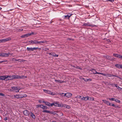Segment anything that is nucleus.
Returning a JSON list of instances; mask_svg holds the SVG:
<instances>
[{"label":"nucleus","mask_w":122,"mask_h":122,"mask_svg":"<svg viewBox=\"0 0 122 122\" xmlns=\"http://www.w3.org/2000/svg\"><path fill=\"white\" fill-rule=\"evenodd\" d=\"M8 76L6 80H11L15 79H24L27 78L26 76H20L19 75H13L12 76Z\"/></svg>","instance_id":"f257e3e1"},{"label":"nucleus","mask_w":122,"mask_h":122,"mask_svg":"<svg viewBox=\"0 0 122 122\" xmlns=\"http://www.w3.org/2000/svg\"><path fill=\"white\" fill-rule=\"evenodd\" d=\"M20 89H21L19 87L17 86H13L11 87V91L17 92H19V90Z\"/></svg>","instance_id":"f03ea898"},{"label":"nucleus","mask_w":122,"mask_h":122,"mask_svg":"<svg viewBox=\"0 0 122 122\" xmlns=\"http://www.w3.org/2000/svg\"><path fill=\"white\" fill-rule=\"evenodd\" d=\"M64 94L63 93H60L59 94L62 97L63 96H66V97L68 98H69L72 96V94L70 93H65L64 95H62L63 94Z\"/></svg>","instance_id":"7ed1b4c3"},{"label":"nucleus","mask_w":122,"mask_h":122,"mask_svg":"<svg viewBox=\"0 0 122 122\" xmlns=\"http://www.w3.org/2000/svg\"><path fill=\"white\" fill-rule=\"evenodd\" d=\"M27 50L28 51H33L34 50H36L37 49H38L39 50H41V49L38 47H34V48H29L27 47L26 48Z\"/></svg>","instance_id":"20e7f679"},{"label":"nucleus","mask_w":122,"mask_h":122,"mask_svg":"<svg viewBox=\"0 0 122 122\" xmlns=\"http://www.w3.org/2000/svg\"><path fill=\"white\" fill-rule=\"evenodd\" d=\"M83 26H89L92 27H94L95 26V25H93L92 24H90L89 23H84L83 25Z\"/></svg>","instance_id":"39448f33"},{"label":"nucleus","mask_w":122,"mask_h":122,"mask_svg":"<svg viewBox=\"0 0 122 122\" xmlns=\"http://www.w3.org/2000/svg\"><path fill=\"white\" fill-rule=\"evenodd\" d=\"M72 15V14L71 15L68 13L67 15L64 16L63 17L64 19H69L70 17Z\"/></svg>","instance_id":"423d86ee"},{"label":"nucleus","mask_w":122,"mask_h":122,"mask_svg":"<svg viewBox=\"0 0 122 122\" xmlns=\"http://www.w3.org/2000/svg\"><path fill=\"white\" fill-rule=\"evenodd\" d=\"M10 38H8L6 39H4L2 40H0V42H6L9 41L11 40Z\"/></svg>","instance_id":"0eeeda50"},{"label":"nucleus","mask_w":122,"mask_h":122,"mask_svg":"<svg viewBox=\"0 0 122 122\" xmlns=\"http://www.w3.org/2000/svg\"><path fill=\"white\" fill-rule=\"evenodd\" d=\"M8 77L7 75L0 76V80H4L7 79Z\"/></svg>","instance_id":"6e6552de"},{"label":"nucleus","mask_w":122,"mask_h":122,"mask_svg":"<svg viewBox=\"0 0 122 122\" xmlns=\"http://www.w3.org/2000/svg\"><path fill=\"white\" fill-rule=\"evenodd\" d=\"M23 113V114L26 116H28L30 114L29 111L26 110L24 111Z\"/></svg>","instance_id":"1a4fd4ad"},{"label":"nucleus","mask_w":122,"mask_h":122,"mask_svg":"<svg viewBox=\"0 0 122 122\" xmlns=\"http://www.w3.org/2000/svg\"><path fill=\"white\" fill-rule=\"evenodd\" d=\"M10 53H2V57H8L10 55Z\"/></svg>","instance_id":"9d476101"},{"label":"nucleus","mask_w":122,"mask_h":122,"mask_svg":"<svg viewBox=\"0 0 122 122\" xmlns=\"http://www.w3.org/2000/svg\"><path fill=\"white\" fill-rule=\"evenodd\" d=\"M38 107H40L43 109H46L47 108V107L46 106L43 105H38Z\"/></svg>","instance_id":"9b49d317"},{"label":"nucleus","mask_w":122,"mask_h":122,"mask_svg":"<svg viewBox=\"0 0 122 122\" xmlns=\"http://www.w3.org/2000/svg\"><path fill=\"white\" fill-rule=\"evenodd\" d=\"M29 43H30V44L33 45L34 44H36L37 40H31L29 42Z\"/></svg>","instance_id":"f8f14e48"},{"label":"nucleus","mask_w":122,"mask_h":122,"mask_svg":"<svg viewBox=\"0 0 122 122\" xmlns=\"http://www.w3.org/2000/svg\"><path fill=\"white\" fill-rule=\"evenodd\" d=\"M47 41H37L36 44H40L41 43H46Z\"/></svg>","instance_id":"ddd939ff"},{"label":"nucleus","mask_w":122,"mask_h":122,"mask_svg":"<svg viewBox=\"0 0 122 122\" xmlns=\"http://www.w3.org/2000/svg\"><path fill=\"white\" fill-rule=\"evenodd\" d=\"M115 66L116 67L118 68L119 69H122V65L117 64L115 65Z\"/></svg>","instance_id":"4468645a"},{"label":"nucleus","mask_w":122,"mask_h":122,"mask_svg":"<svg viewBox=\"0 0 122 122\" xmlns=\"http://www.w3.org/2000/svg\"><path fill=\"white\" fill-rule=\"evenodd\" d=\"M92 70H93L94 71H95V72L94 73V74H101L104 76H106V75L105 74H103L102 73L97 72L96 71V70H95V69H92Z\"/></svg>","instance_id":"2eb2a0df"},{"label":"nucleus","mask_w":122,"mask_h":122,"mask_svg":"<svg viewBox=\"0 0 122 122\" xmlns=\"http://www.w3.org/2000/svg\"><path fill=\"white\" fill-rule=\"evenodd\" d=\"M30 115L32 118L34 119H35L36 117L35 116L32 112H30Z\"/></svg>","instance_id":"dca6fc26"},{"label":"nucleus","mask_w":122,"mask_h":122,"mask_svg":"<svg viewBox=\"0 0 122 122\" xmlns=\"http://www.w3.org/2000/svg\"><path fill=\"white\" fill-rule=\"evenodd\" d=\"M55 81L56 82H58L60 83H62L64 82V81L60 80H55Z\"/></svg>","instance_id":"f3484780"},{"label":"nucleus","mask_w":122,"mask_h":122,"mask_svg":"<svg viewBox=\"0 0 122 122\" xmlns=\"http://www.w3.org/2000/svg\"><path fill=\"white\" fill-rule=\"evenodd\" d=\"M120 55H119L117 54H113V56H114L118 58H119V57H120Z\"/></svg>","instance_id":"a211bd4d"},{"label":"nucleus","mask_w":122,"mask_h":122,"mask_svg":"<svg viewBox=\"0 0 122 122\" xmlns=\"http://www.w3.org/2000/svg\"><path fill=\"white\" fill-rule=\"evenodd\" d=\"M28 36H29L27 33L21 36L20 37L21 38H24L25 37H27Z\"/></svg>","instance_id":"6ab92c4d"},{"label":"nucleus","mask_w":122,"mask_h":122,"mask_svg":"<svg viewBox=\"0 0 122 122\" xmlns=\"http://www.w3.org/2000/svg\"><path fill=\"white\" fill-rule=\"evenodd\" d=\"M15 98H20V94L14 95Z\"/></svg>","instance_id":"aec40b11"},{"label":"nucleus","mask_w":122,"mask_h":122,"mask_svg":"<svg viewBox=\"0 0 122 122\" xmlns=\"http://www.w3.org/2000/svg\"><path fill=\"white\" fill-rule=\"evenodd\" d=\"M51 56L55 57V55H56V54L55 53L51 52V53H48Z\"/></svg>","instance_id":"412c9836"},{"label":"nucleus","mask_w":122,"mask_h":122,"mask_svg":"<svg viewBox=\"0 0 122 122\" xmlns=\"http://www.w3.org/2000/svg\"><path fill=\"white\" fill-rule=\"evenodd\" d=\"M114 85H115V86L117 87V89H118L120 90H121V89H122V88L118 86L117 84H114Z\"/></svg>","instance_id":"4be33fe9"},{"label":"nucleus","mask_w":122,"mask_h":122,"mask_svg":"<svg viewBox=\"0 0 122 122\" xmlns=\"http://www.w3.org/2000/svg\"><path fill=\"white\" fill-rule=\"evenodd\" d=\"M64 104L62 103H61L60 104H58V107H64Z\"/></svg>","instance_id":"5701e85b"},{"label":"nucleus","mask_w":122,"mask_h":122,"mask_svg":"<svg viewBox=\"0 0 122 122\" xmlns=\"http://www.w3.org/2000/svg\"><path fill=\"white\" fill-rule=\"evenodd\" d=\"M13 60H15L16 61H18L22 62L23 61V59H18L17 60L15 59V58H13Z\"/></svg>","instance_id":"b1692460"},{"label":"nucleus","mask_w":122,"mask_h":122,"mask_svg":"<svg viewBox=\"0 0 122 122\" xmlns=\"http://www.w3.org/2000/svg\"><path fill=\"white\" fill-rule=\"evenodd\" d=\"M42 112H43L48 113L50 114V113H51V112L47 110H44Z\"/></svg>","instance_id":"393cba45"},{"label":"nucleus","mask_w":122,"mask_h":122,"mask_svg":"<svg viewBox=\"0 0 122 122\" xmlns=\"http://www.w3.org/2000/svg\"><path fill=\"white\" fill-rule=\"evenodd\" d=\"M27 95L26 94L20 95V98H22L24 97H27Z\"/></svg>","instance_id":"a878e982"},{"label":"nucleus","mask_w":122,"mask_h":122,"mask_svg":"<svg viewBox=\"0 0 122 122\" xmlns=\"http://www.w3.org/2000/svg\"><path fill=\"white\" fill-rule=\"evenodd\" d=\"M42 102L43 103H45V104L46 105H47V106H49V105H50V103L48 102H45V101H43Z\"/></svg>","instance_id":"bb28decb"},{"label":"nucleus","mask_w":122,"mask_h":122,"mask_svg":"<svg viewBox=\"0 0 122 122\" xmlns=\"http://www.w3.org/2000/svg\"><path fill=\"white\" fill-rule=\"evenodd\" d=\"M88 100H89L90 101H94V98L93 97H88Z\"/></svg>","instance_id":"cd10ccee"},{"label":"nucleus","mask_w":122,"mask_h":122,"mask_svg":"<svg viewBox=\"0 0 122 122\" xmlns=\"http://www.w3.org/2000/svg\"><path fill=\"white\" fill-rule=\"evenodd\" d=\"M106 75V76H108L109 77H112V74H105Z\"/></svg>","instance_id":"c85d7f7f"},{"label":"nucleus","mask_w":122,"mask_h":122,"mask_svg":"<svg viewBox=\"0 0 122 122\" xmlns=\"http://www.w3.org/2000/svg\"><path fill=\"white\" fill-rule=\"evenodd\" d=\"M64 107L68 109H69L70 108V107L69 106L66 105L65 104H64Z\"/></svg>","instance_id":"c756f323"},{"label":"nucleus","mask_w":122,"mask_h":122,"mask_svg":"<svg viewBox=\"0 0 122 122\" xmlns=\"http://www.w3.org/2000/svg\"><path fill=\"white\" fill-rule=\"evenodd\" d=\"M36 33H35L34 32H32V33H28V36L32 35H33L36 34Z\"/></svg>","instance_id":"7c9ffc66"},{"label":"nucleus","mask_w":122,"mask_h":122,"mask_svg":"<svg viewBox=\"0 0 122 122\" xmlns=\"http://www.w3.org/2000/svg\"><path fill=\"white\" fill-rule=\"evenodd\" d=\"M102 101L103 102L105 103L106 104H107V103H108V102H109L108 101H107L106 100H103Z\"/></svg>","instance_id":"2f4dec72"},{"label":"nucleus","mask_w":122,"mask_h":122,"mask_svg":"<svg viewBox=\"0 0 122 122\" xmlns=\"http://www.w3.org/2000/svg\"><path fill=\"white\" fill-rule=\"evenodd\" d=\"M102 101L103 102L105 103L106 104H107V103H108V102H109L108 101H107L106 100H103Z\"/></svg>","instance_id":"473e14b6"},{"label":"nucleus","mask_w":122,"mask_h":122,"mask_svg":"<svg viewBox=\"0 0 122 122\" xmlns=\"http://www.w3.org/2000/svg\"><path fill=\"white\" fill-rule=\"evenodd\" d=\"M102 101L103 102L105 103L106 104H107V103H108V102H109L108 101H107L106 100H103Z\"/></svg>","instance_id":"72a5a7b5"},{"label":"nucleus","mask_w":122,"mask_h":122,"mask_svg":"<svg viewBox=\"0 0 122 122\" xmlns=\"http://www.w3.org/2000/svg\"><path fill=\"white\" fill-rule=\"evenodd\" d=\"M102 101L103 102L105 103L106 104H107V103H108V102H109L108 101H107L106 100H103Z\"/></svg>","instance_id":"f704fd0d"},{"label":"nucleus","mask_w":122,"mask_h":122,"mask_svg":"<svg viewBox=\"0 0 122 122\" xmlns=\"http://www.w3.org/2000/svg\"><path fill=\"white\" fill-rule=\"evenodd\" d=\"M105 1L110 2H113L114 1V0H104Z\"/></svg>","instance_id":"c9c22d12"},{"label":"nucleus","mask_w":122,"mask_h":122,"mask_svg":"<svg viewBox=\"0 0 122 122\" xmlns=\"http://www.w3.org/2000/svg\"><path fill=\"white\" fill-rule=\"evenodd\" d=\"M8 96H9L12 99H13L15 98L14 95H8Z\"/></svg>","instance_id":"e433bc0d"},{"label":"nucleus","mask_w":122,"mask_h":122,"mask_svg":"<svg viewBox=\"0 0 122 122\" xmlns=\"http://www.w3.org/2000/svg\"><path fill=\"white\" fill-rule=\"evenodd\" d=\"M84 100L86 101L88 100V96H87L86 97H84Z\"/></svg>","instance_id":"4c0bfd02"},{"label":"nucleus","mask_w":122,"mask_h":122,"mask_svg":"<svg viewBox=\"0 0 122 122\" xmlns=\"http://www.w3.org/2000/svg\"><path fill=\"white\" fill-rule=\"evenodd\" d=\"M108 99L109 100H111L112 101H115V99L113 98H108Z\"/></svg>","instance_id":"58836bf2"},{"label":"nucleus","mask_w":122,"mask_h":122,"mask_svg":"<svg viewBox=\"0 0 122 122\" xmlns=\"http://www.w3.org/2000/svg\"><path fill=\"white\" fill-rule=\"evenodd\" d=\"M53 104H54V106L58 107V104L57 103L54 102L53 103Z\"/></svg>","instance_id":"ea45409f"},{"label":"nucleus","mask_w":122,"mask_h":122,"mask_svg":"<svg viewBox=\"0 0 122 122\" xmlns=\"http://www.w3.org/2000/svg\"><path fill=\"white\" fill-rule=\"evenodd\" d=\"M23 30V29H19L17 30V32H20L21 31H22Z\"/></svg>","instance_id":"a19ab883"},{"label":"nucleus","mask_w":122,"mask_h":122,"mask_svg":"<svg viewBox=\"0 0 122 122\" xmlns=\"http://www.w3.org/2000/svg\"><path fill=\"white\" fill-rule=\"evenodd\" d=\"M115 101H116V102H117L118 103H120V101L119 100L117 99H115Z\"/></svg>","instance_id":"79ce46f5"},{"label":"nucleus","mask_w":122,"mask_h":122,"mask_svg":"<svg viewBox=\"0 0 122 122\" xmlns=\"http://www.w3.org/2000/svg\"><path fill=\"white\" fill-rule=\"evenodd\" d=\"M112 76L117 77H118V78H119L120 79V77H119L116 75L112 74Z\"/></svg>","instance_id":"37998d69"},{"label":"nucleus","mask_w":122,"mask_h":122,"mask_svg":"<svg viewBox=\"0 0 122 122\" xmlns=\"http://www.w3.org/2000/svg\"><path fill=\"white\" fill-rule=\"evenodd\" d=\"M46 93L49 94H52V93L51 92V91L48 90Z\"/></svg>","instance_id":"c03bdc74"},{"label":"nucleus","mask_w":122,"mask_h":122,"mask_svg":"<svg viewBox=\"0 0 122 122\" xmlns=\"http://www.w3.org/2000/svg\"><path fill=\"white\" fill-rule=\"evenodd\" d=\"M75 68H78L80 70L81 69V68L79 67L78 66H76V67H75Z\"/></svg>","instance_id":"a18cd8bd"},{"label":"nucleus","mask_w":122,"mask_h":122,"mask_svg":"<svg viewBox=\"0 0 122 122\" xmlns=\"http://www.w3.org/2000/svg\"><path fill=\"white\" fill-rule=\"evenodd\" d=\"M112 104V105L111 104V105H112L113 107H118V106H115V105L113 104Z\"/></svg>","instance_id":"49530a36"},{"label":"nucleus","mask_w":122,"mask_h":122,"mask_svg":"<svg viewBox=\"0 0 122 122\" xmlns=\"http://www.w3.org/2000/svg\"><path fill=\"white\" fill-rule=\"evenodd\" d=\"M55 112H51V113H50V114H53L54 115L56 114L57 115V114L55 113Z\"/></svg>","instance_id":"de8ad7c7"},{"label":"nucleus","mask_w":122,"mask_h":122,"mask_svg":"<svg viewBox=\"0 0 122 122\" xmlns=\"http://www.w3.org/2000/svg\"><path fill=\"white\" fill-rule=\"evenodd\" d=\"M50 105H49V106L50 107H52L53 106H54V104H53V103H50Z\"/></svg>","instance_id":"09e8293b"},{"label":"nucleus","mask_w":122,"mask_h":122,"mask_svg":"<svg viewBox=\"0 0 122 122\" xmlns=\"http://www.w3.org/2000/svg\"><path fill=\"white\" fill-rule=\"evenodd\" d=\"M107 105L108 106H111V103L109 102Z\"/></svg>","instance_id":"8fccbe9b"},{"label":"nucleus","mask_w":122,"mask_h":122,"mask_svg":"<svg viewBox=\"0 0 122 122\" xmlns=\"http://www.w3.org/2000/svg\"><path fill=\"white\" fill-rule=\"evenodd\" d=\"M7 62V61H0V63H1L2 62Z\"/></svg>","instance_id":"3c124183"},{"label":"nucleus","mask_w":122,"mask_h":122,"mask_svg":"<svg viewBox=\"0 0 122 122\" xmlns=\"http://www.w3.org/2000/svg\"><path fill=\"white\" fill-rule=\"evenodd\" d=\"M0 96H5V95L3 93H0Z\"/></svg>","instance_id":"603ef678"},{"label":"nucleus","mask_w":122,"mask_h":122,"mask_svg":"<svg viewBox=\"0 0 122 122\" xmlns=\"http://www.w3.org/2000/svg\"><path fill=\"white\" fill-rule=\"evenodd\" d=\"M83 79L84 80V81H88V79H85L84 78H83Z\"/></svg>","instance_id":"864d4df0"},{"label":"nucleus","mask_w":122,"mask_h":122,"mask_svg":"<svg viewBox=\"0 0 122 122\" xmlns=\"http://www.w3.org/2000/svg\"><path fill=\"white\" fill-rule=\"evenodd\" d=\"M81 96H77V97H75L76 98L77 97L78 98H81Z\"/></svg>","instance_id":"5fc2aeb1"},{"label":"nucleus","mask_w":122,"mask_h":122,"mask_svg":"<svg viewBox=\"0 0 122 122\" xmlns=\"http://www.w3.org/2000/svg\"><path fill=\"white\" fill-rule=\"evenodd\" d=\"M44 91L46 93H47L48 90L45 89H43Z\"/></svg>","instance_id":"6e6d98bb"},{"label":"nucleus","mask_w":122,"mask_h":122,"mask_svg":"<svg viewBox=\"0 0 122 122\" xmlns=\"http://www.w3.org/2000/svg\"><path fill=\"white\" fill-rule=\"evenodd\" d=\"M2 53L3 52L0 53V56L2 57Z\"/></svg>","instance_id":"4d7b16f0"},{"label":"nucleus","mask_w":122,"mask_h":122,"mask_svg":"<svg viewBox=\"0 0 122 122\" xmlns=\"http://www.w3.org/2000/svg\"><path fill=\"white\" fill-rule=\"evenodd\" d=\"M84 97H82L81 98V99L82 100H84Z\"/></svg>","instance_id":"13d9d810"},{"label":"nucleus","mask_w":122,"mask_h":122,"mask_svg":"<svg viewBox=\"0 0 122 122\" xmlns=\"http://www.w3.org/2000/svg\"><path fill=\"white\" fill-rule=\"evenodd\" d=\"M120 57H119V58L121 59V60H122V56L120 55Z\"/></svg>","instance_id":"bf43d9fd"},{"label":"nucleus","mask_w":122,"mask_h":122,"mask_svg":"<svg viewBox=\"0 0 122 122\" xmlns=\"http://www.w3.org/2000/svg\"><path fill=\"white\" fill-rule=\"evenodd\" d=\"M92 81V79H88V81Z\"/></svg>","instance_id":"052dcab7"},{"label":"nucleus","mask_w":122,"mask_h":122,"mask_svg":"<svg viewBox=\"0 0 122 122\" xmlns=\"http://www.w3.org/2000/svg\"><path fill=\"white\" fill-rule=\"evenodd\" d=\"M5 120H7V117H6L4 119Z\"/></svg>","instance_id":"680f3d73"},{"label":"nucleus","mask_w":122,"mask_h":122,"mask_svg":"<svg viewBox=\"0 0 122 122\" xmlns=\"http://www.w3.org/2000/svg\"><path fill=\"white\" fill-rule=\"evenodd\" d=\"M58 55H56H56H55V57H58Z\"/></svg>","instance_id":"e2e57ef3"},{"label":"nucleus","mask_w":122,"mask_h":122,"mask_svg":"<svg viewBox=\"0 0 122 122\" xmlns=\"http://www.w3.org/2000/svg\"><path fill=\"white\" fill-rule=\"evenodd\" d=\"M72 66L73 67H76V66H74L73 65H72Z\"/></svg>","instance_id":"0e129e2a"},{"label":"nucleus","mask_w":122,"mask_h":122,"mask_svg":"<svg viewBox=\"0 0 122 122\" xmlns=\"http://www.w3.org/2000/svg\"><path fill=\"white\" fill-rule=\"evenodd\" d=\"M39 102L40 103H41V102H42L41 101V100H39Z\"/></svg>","instance_id":"69168bd1"},{"label":"nucleus","mask_w":122,"mask_h":122,"mask_svg":"<svg viewBox=\"0 0 122 122\" xmlns=\"http://www.w3.org/2000/svg\"><path fill=\"white\" fill-rule=\"evenodd\" d=\"M68 40H71V39L70 38H69L68 39Z\"/></svg>","instance_id":"338daca9"},{"label":"nucleus","mask_w":122,"mask_h":122,"mask_svg":"<svg viewBox=\"0 0 122 122\" xmlns=\"http://www.w3.org/2000/svg\"><path fill=\"white\" fill-rule=\"evenodd\" d=\"M52 122H56V121H52Z\"/></svg>","instance_id":"774afa93"}]
</instances>
